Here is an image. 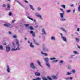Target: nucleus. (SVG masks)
<instances>
[{"mask_svg": "<svg viewBox=\"0 0 80 80\" xmlns=\"http://www.w3.org/2000/svg\"><path fill=\"white\" fill-rule=\"evenodd\" d=\"M8 10H9L10 8V4H8Z\"/></svg>", "mask_w": 80, "mask_h": 80, "instance_id": "nucleus-35", "label": "nucleus"}, {"mask_svg": "<svg viewBox=\"0 0 80 80\" xmlns=\"http://www.w3.org/2000/svg\"><path fill=\"white\" fill-rule=\"evenodd\" d=\"M6 71L8 73H10V67L8 65L7 66Z\"/></svg>", "mask_w": 80, "mask_h": 80, "instance_id": "nucleus-7", "label": "nucleus"}, {"mask_svg": "<svg viewBox=\"0 0 80 80\" xmlns=\"http://www.w3.org/2000/svg\"><path fill=\"white\" fill-rule=\"evenodd\" d=\"M60 10L62 12H63V13H64V11H63V9H62V8H60Z\"/></svg>", "mask_w": 80, "mask_h": 80, "instance_id": "nucleus-43", "label": "nucleus"}, {"mask_svg": "<svg viewBox=\"0 0 80 80\" xmlns=\"http://www.w3.org/2000/svg\"><path fill=\"white\" fill-rule=\"evenodd\" d=\"M61 38L64 42H67V38H66V37L63 36L62 37V38Z\"/></svg>", "mask_w": 80, "mask_h": 80, "instance_id": "nucleus-9", "label": "nucleus"}, {"mask_svg": "<svg viewBox=\"0 0 80 80\" xmlns=\"http://www.w3.org/2000/svg\"><path fill=\"white\" fill-rule=\"evenodd\" d=\"M78 12H80V5H79L78 8Z\"/></svg>", "mask_w": 80, "mask_h": 80, "instance_id": "nucleus-42", "label": "nucleus"}, {"mask_svg": "<svg viewBox=\"0 0 80 80\" xmlns=\"http://www.w3.org/2000/svg\"><path fill=\"white\" fill-rule=\"evenodd\" d=\"M28 18H29V19H30V20H32L33 21V19H32V18H31L29 17H28Z\"/></svg>", "mask_w": 80, "mask_h": 80, "instance_id": "nucleus-45", "label": "nucleus"}, {"mask_svg": "<svg viewBox=\"0 0 80 80\" xmlns=\"http://www.w3.org/2000/svg\"><path fill=\"white\" fill-rule=\"evenodd\" d=\"M75 9H74L73 10V12L75 13Z\"/></svg>", "mask_w": 80, "mask_h": 80, "instance_id": "nucleus-52", "label": "nucleus"}, {"mask_svg": "<svg viewBox=\"0 0 80 80\" xmlns=\"http://www.w3.org/2000/svg\"><path fill=\"white\" fill-rule=\"evenodd\" d=\"M64 14L63 13H59V15L60 16V20L61 22H64L67 21V19L63 17Z\"/></svg>", "mask_w": 80, "mask_h": 80, "instance_id": "nucleus-2", "label": "nucleus"}, {"mask_svg": "<svg viewBox=\"0 0 80 80\" xmlns=\"http://www.w3.org/2000/svg\"><path fill=\"white\" fill-rule=\"evenodd\" d=\"M7 1H10V0H7Z\"/></svg>", "mask_w": 80, "mask_h": 80, "instance_id": "nucleus-62", "label": "nucleus"}, {"mask_svg": "<svg viewBox=\"0 0 80 80\" xmlns=\"http://www.w3.org/2000/svg\"><path fill=\"white\" fill-rule=\"evenodd\" d=\"M51 38L52 40H56L55 37L54 36H52Z\"/></svg>", "mask_w": 80, "mask_h": 80, "instance_id": "nucleus-20", "label": "nucleus"}, {"mask_svg": "<svg viewBox=\"0 0 80 80\" xmlns=\"http://www.w3.org/2000/svg\"><path fill=\"white\" fill-rule=\"evenodd\" d=\"M47 78L48 79V80H52V78L50 77V76H48L47 77Z\"/></svg>", "mask_w": 80, "mask_h": 80, "instance_id": "nucleus-37", "label": "nucleus"}, {"mask_svg": "<svg viewBox=\"0 0 80 80\" xmlns=\"http://www.w3.org/2000/svg\"><path fill=\"white\" fill-rule=\"evenodd\" d=\"M34 22H35V23H36V22H37V21H36V20H34Z\"/></svg>", "mask_w": 80, "mask_h": 80, "instance_id": "nucleus-57", "label": "nucleus"}, {"mask_svg": "<svg viewBox=\"0 0 80 80\" xmlns=\"http://www.w3.org/2000/svg\"><path fill=\"white\" fill-rule=\"evenodd\" d=\"M12 15V13L11 12H9V16H11Z\"/></svg>", "mask_w": 80, "mask_h": 80, "instance_id": "nucleus-39", "label": "nucleus"}, {"mask_svg": "<svg viewBox=\"0 0 80 80\" xmlns=\"http://www.w3.org/2000/svg\"><path fill=\"white\" fill-rule=\"evenodd\" d=\"M30 29V30H33V27L32 26H31L29 27Z\"/></svg>", "mask_w": 80, "mask_h": 80, "instance_id": "nucleus-36", "label": "nucleus"}, {"mask_svg": "<svg viewBox=\"0 0 80 80\" xmlns=\"http://www.w3.org/2000/svg\"><path fill=\"white\" fill-rule=\"evenodd\" d=\"M36 28H37V27H38V26H36Z\"/></svg>", "mask_w": 80, "mask_h": 80, "instance_id": "nucleus-58", "label": "nucleus"}, {"mask_svg": "<svg viewBox=\"0 0 80 80\" xmlns=\"http://www.w3.org/2000/svg\"><path fill=\"white\" fill-rule=\"evenodd\" d=\"M5 27H9V28H12V25L9 23H5L4 24Z\"/></svg>", "mask_w": 80, "mask_h": 80, "instance_id": "nucleus-5", "label": "nucleus"}, {"mask_svg": "<svg viewBox=\"0 0 80 80\" xmlns=\"http://www.w3.org/2000/svg\"><path fill=\"white\" fill-rule=\"evenodd\" d=\"M25 25L26 27H28L29 26V25L28 24H25Z\"/></svg>", "mask_w": 80, "mask_h": 80, "instance_id": "nucleus-51", "label": "nucleus"}, {"mask_svg": "<svg viewBox=\"0 0 80 80\" xmlns=\"http://www.w3.org/2000/svg\"><path fill=\"white\" fill-rule=\"evenodd\" d=\"M42 49L44 52H49V49L48 48H42Z\"/></svg>", "mask_w": 80, "mask_h": 80, "instance_id": "nucleus-15", "label": "nucleus"}, {"mask_svg": "<svg viewBox=\"0 0 80 80\" xmlns=\"http://www.w3.org/2000/svg\"><path fill=\"white\" fill-rule=\"evenodd\" d=\"M29 7L30 8V9H31V10H32V11H34V10H35V9H34L32 5L31 4H29Z\"/></svg>", "mask_w": 80, "mask_h": 80, "instance_id": "nucleus-10", "label": "nucleus"}, {"mask_svg": "<svg viewBox=\"0 0 80 80\" xmlns=\"http://www.w3.org/2000/svg\"><path fill=\"white\" fill-rule=\"evenodd\" d=\"M9 34H10V35L12 34V32H10V31L9 32Z\"/></svg>", "mask_w": 80, "mask_h": 80, "instance_id": "nucleus-53", "label": "nucleus"}, {"mask_svg": "<svg viewBox=\"0 0 80 80\" xmlns=\"http://www.w3.org/2000/svg\"><path fill=\"white\" fill-rule=\"evenodd\" d=\"M78 48H79V49H80V46H78Z\"/></svg>", "mask_w": 80, "mask_h": 80, "instance_id": "nucleus-54", "label": "nucleus"}, {"mask_svg": "<svg viewBox=\"0 0 80 80\" xmlns=\"http://www.w3.org/2000/svg\"><path fill=\"white\" fill-rule=\"evenodd\" d=\"M24 2H25V3H28V1L27 0H25L24 1Z\"/></svg>", "mask_w": 80, "mask_h": 80, "instance_id": "nucleus-48", "label": "nucleus"}, {"mask_svg": "<svg viewBox=\"0 0 80 80\" xmlns=\"http://www.w3.org/2000/svg\"><path fill=\"white\" fill-rule=\"evenodd\" d=\"M53 78L54 79H55L57 78V77L56 76H54L53 77Z\"/></svg>", "mask_w": 80, "mask_h": 80, "instance_id": "nucleus-47", "label": "nucleus"}, {"mask_svg": "<svg viewBox=\"0 0 80 80\" xmlns=\"http://www.w3.org/2000/svg\"><path fill=\"white\" fill-rule=\"evenodd\" d=\"M41 54L44 55V56H47V53H44L42 52H41Z\"/></svg>", "mask_w": 80, "mask_h": 80, "instance_id": "nucleus-26", "label": "nucleus"}, {"mask_svg": "<svg viewBox=\"0 0 80 80\" xmlns=\"http://www.w3.org/2000/svg\"><path fill=\"white\" fill-rule=\"evenodd\" d=\"M2 7H6V6H5V4H3L2 5Z\"/></svg>", "mask_w": 80, "mask_h": 80, "instance_id": "nucleus-49", "label": "nucleus"}, {"mask_svg": "<svg viewBox=\"0 0 80 80\" xmlns=\"http://www.w3.org/2000/svg\"><path fill=\"white\" fill-rule=\"evenodd\" d=\"M59 63H63V61L62 60H60L59 61Z\"/></svg>", "mask_w": 80, "mask_h": 80, "instance_id": "nucleus-40", "label": "nucleus"}, {"mask_svg": "<svg viewBox=\"0 0 80 80\" xmlns=\"http://www.w3.org/2000/svg\"><path fill=\"white\" fill-rule=\"evenodd\" d=\"M18 2V3L19 4V5H21V6L22 7H23L24 8V6H23V4H22L21 3H20L19 2Z\"/></svg>", "mask_w": 80, "mask_h": 80, "instance_id": "nucleus-31", "label": "nucleus"}, {"mask_svg": "<svg viewBox=\"0 0 80 80\" xmlns=\"http://www.w3.org/2000/svg\"><path fill=\"white\" fill-rule=\"evenodd\" d=\"M28 43H30V47H31V48H33V47H34V45H33L32 42H30L29 41H28Z\"/></svg>", "mask_w": 80, "mask_h": 80, "instance_id": "nucleus-11", "label": "nucleus"}, {"mask_svg": "<svg viewBox=\"0 0 80 80\" xmlns=\"http://www.w3.org/2000/svg\"><path fill=\"white\" fill-rule=\"evenodd\" d=\"M60 35L61 36V38H62V37H63V36H62V33H61L60 34Z\"/></svg>", "mask_w": 80, "mask_h": 80, "instance_id": "nucleus-50", "label": "nucleus"}, {"mask_svg": "<svg viewBox=\"0 0 80 80\" xmlns=\"http://www.w3.org/2000/svg\"><path fill=\"white\" fill-rule=\"evenodd\" d=\"M58 62V60H53L52 61V63H57Z\"/></svg>", "mask_w": 80, "mask_h": 80, "instance_id": "nucleus-32", "label": "nucleus"}, {"mask_svg": "<svg viewBox=\"0 0 80 80\" xmlns=\"http://www.w3.org/2000/svg\"><path fill=\"white\" fill-rule=\"evenodd\" d=\"M76 33L77 35H78V32H76Z\"/></svg>", "mask_w": 80, "mask_h": 80, "instance_id": "nucleus-55", "label": "nucleus"}, {"mask_svg": "<svg viewBox=\"0 0 80 80\" xmlns=\"http://www.w3.org/2000/svg\"><path fill=\"white\" fill-rule=\"evenodd\" d=\"M9 45H10L6 46L5 47L6 52H10V48L9 47Z\"/></svg>", "mask_w": 80, "mask_h": 80, "instance_id": "nucleus-6", "label": "nucleus"}, {"mask_svg": "<svg viewBox=\"0 0 80 80\" xmlns=\"http://www.w3.org/2000/svg\"><path fill=\"white\" fill-rule=\"evenodd\" d=\"M70 12H71V10L70 9L66 11L67 13H70Z\"/></svg>", "mask_w": 80, "mask_h": 80, "instance_id": "nucleus-38", "label": "nucleus"}, {"mask_svg": "<svg viewBox=\"0 0 80 80\" xmlns=\"http://www.w3.org/2000/svg\"><path fill=\"white\" fill-rule=\"evenodd\" d=\"M73 53H74L75 54H78V52H77V51H73Z\"/></svg>", "mask_w": 80, "mask_h": 80, "instance_id": "nucleus-30", "label": "nucleus"}, {"mask_svg": "<svg viewBox=\"0 0 80 80\" xmlns=\"http://www.w3.org/2000/svg\"><path fill=\"white\" fill-rule=\"evenodd\" d=\"M41 78L39 77L36 78V79H33L32 80H40Z\"/></svg>", "mask_w": 80, "mask_h": 80, "instance_id": "nucleus-23", "label": "nucleus"}, {"mask_svg": "<svg viewBox=\"0 0 80 80\" xmlns=\"http://www.w3.org/2000/svg\"><path fill=\"white\" fill-rule=\"evenodd\" d=\"M37 10L38 11H40V10H41V8L40 7H38L37 8Z\"/></svg>", "mask_w": 80, "mask_h": 80, "instance_id": "nucleus-33", "label": "nucleus"}, {"mask_svg": "<svg viewBox=\"0 0 80 80\" xmlns=\"http://www.w3.org/2000/svg\"><path fill=\"white\" fill-rule=\"evenodd\" d=\"M46 66L48 68H50V64L48 62H46Z\"/></svg>", "mask_w": 80, "mask_h": 80, "instance_id": "nucleus-8", "label": "nucleus"}, {"mask_svg": "<svg viewBox=\"0 0 80 80\" xmlns=\"http://www.w3.org/2000/svg\"><path fill=\"white\" fill-rule=\"evenodd\" d=\"M33 42L35 44V45H39V43L38 42H37L34 39H33Z\"/></svg>", "mask_w": 80, "mask_h": 80, "instance_id": "nucleus-12", "label": "nucleus"}, {"mask_svg": "<svg viewBox=\"0 0 80 80\" xmlns=\"http://www.w3.org/2000/svg\"><path fill=\"white\" fill-rule=\"evenodd\" d=\"M35 16H36V17H38L39 18V19L41 20H43V18H42V16L40 15L39 14L36 13L35 14Z\"/></svg>", "mask_w": 80, "mask_h": 80, "instance_id": "nucleus-4", "label": "nucleus"}, {"mask_svg": "<svg viewBox=\"0 0 80 80\" xmlns=\"http://www.w3.org/2000/svg\"><path fill=\"white\" fill-rule=\"evenodd\" d=\"M71 7H73V4H72L71 5Z\"/></svg>", "mask_w": 80, "mask_h": 80, "instance_id": "nucleus-56", "label": "nucleus"}, {"mask_svg": "<svg viewBox=\"0 0 80 80\" xmlns=\"http://www.w3.org/2000/svg\"><path fill=\"white\" fill-rule=\"evenodd\" d=\"M15 20H13V21H12V22H15Z\"/></svg>", "mask_w": 80, "mask_h": 80, "instance_id": "nucleus-60", "label": "nucleus"}, {"mask_svg": "<svg viewBox=\"0 0 80 80\" xmlns=\"http://www.w3.org/2000/svg\"><path fill=\"white\" fill-rule=\"evenodd\" d=\"M72 75V73L69 72H67L66 73V75Z\"/></svg>", "mask_w": 80, "mask_h": 80, "instance_id": "nucleus-22", "label": "nucleus"}, {"mask_svg": "<svg viewBox=\"0 0 80 80\" xmlns=\"http://www.w3.org/2000/svg\"><path fill=\"white\" fill-rule=\"evenodd\" d=\"M30 33L32 34V36L34 37L35 36V32H33V31H32L30 32Z\"/></svg>", "mask_w": 80, "mask_h": 80, "instance_id": "nucleus-14", "label": "nucleus"}, {"mask_svg": "<svg viewBox=\"0 0 80 80\" xmlns=\"http://www.w3.org/2000/svg\"><path fill=\"white\" fill-rule=\"evenodd\" d=\"M44 40H45V38H44Z\"/></svg>", "mask_w": 80, "mask_h": 80, "instance_id": "nucleus-63", "label": "nucleus"}, {"mask_svg": "<svg viewBox=\"0 0 80 80\" xmlns=\"http://www.w3.org/2000/svg\"><path fill=\"white\" fill-rule=\"evenodd\" d=\"M36 62L38 63V65H39V66H40V67H42V65H41V63L39 60H37Z\"/></svg>", "mask_w": 80, "mask_h": 80, "instance_id": "nucleus-19", "label": "nucleus"}, {"mask_svg": "<svg viewBox=\"0 0 80 80\" xmlns=\"http://www.w3.org/2000/svg\"><path fill=\"white\" fill-rule=\"evenodd\" d=\"M12 47L14 48H12L11 51H15L16 50H20V48L19 47L20 46V43H19V41H18V40H16V45L15 44L14 42H12Z\"/></svg>", "mask_w": 80, "mask_h": 80, "instance_id": "nucleus-1", "label": "nucleus"}, {"mask_svg": "<svg viewBox=\"0 0 80 80\" xmlns=\"http://www.w3.org/2000/svg\"><path fill=\"white\" fill-rule=\"evenodd\" d=\"M58 5H59V4H60V3H59V2H58Z\"/></svg>", "mask_w": 80, "mask_h": 80, "instance_id": "nucleus-59", "label": "nucleus"}, {"mask_svg": "<svg viewBox=\"0 0 80 80\" xmlns=\"http://www.w3.org/2000/svg\"><path fill=\"white\" fill-rule=\"evenodd\" d=\"M65 79L66 80H72L73 79L72 77H66L65 78Z\"/></svg>", "mask_w": 80, "mask_h": 80, "instance_id": "nucleus-16", "label": "nucleus"}, {"mask_svg": "<svg viewBox=\"0 0 80 80\" xmlns=\"http://www.w3.org/2000/svg\"><path fill=\"white\" fill-rule=\"evenodd\" d=\"M30 67L32 69H33V70H35L36 69V67L34 65V63L33 62H32L30 63Z\"/></svg>", "mask_w": 80, "mask_h": 80, "instance_id": "nucleus-3", "label": "nucleus"}, {"mask_svg": "<svg viewBox=\"0 0 80 80\" xmlns=\"http://www.w3.org/2000/svg\"><path fill=\"white\" fill-rule=\"evenodd\" d=\"M35 74L36 76H40V73L37 72H35Z\"/></svg>", "mask_w": 80, "mask_h": 80, "instance_id": "nucleus-18", "label": "nucleus"}, {"mask_svg": "<svg viewBox=\"0 0 80 80\" xmlns=\"http://www.w3.org/2000/svg\"><path fill=\"white\" fill-rule=\"evenodd\" d=\"M60 29L62 31H63L64 32H65V33H67V31L66 30L63 28H60Z\"/></svg>", "mask_w": 80, "mask_h": 80, "instance_id": "nucleus-17", "label": "nucleus"}, {"mask_svg": "<svg viewBox=\"0 0 80 80\" xmlns=\"http://www.w3.org/2000/svg\"><path fill=\"white\" fill-rule=\"evenodd\" d=\"M75 39L77 42H79V41L80 40V39L77 38H76Z\"/></svg>", "mask_w": 80, "mask_h": 80, "instance_id": "nucleus-27", "label": "nucleus"}, {"mask_svg": "<svg viewBox=\"0 0 80 80\" xmlns=\"http://www.w3.org/2000/svg\"><path fill=\"white\" fill-rule=\"evenodd\" d=\"M67 68H68V69L69 70L71 68V66H68Z\"/></svg>", "mask_w": 80, "mask_h": 80, "instance_id": "nucleus-41", "label": "nucleus"}, {"mask_svg": "<svg viewBox=\"0 0 80 80\" xmlns=\"http://www.w3.org/2000/svg\"><path fill=\"white\" fill-rule=\"evenodd\" d=\"M42 35H43V34L46 35V33H45V29H44V28L42 29Z\"/></svg>", "mask_w": 80, "mask_h": 80, "instance_id": "nucleus-13", "label": "nucleus"}, {"mask_svg": "<svg viewBox=\"0 0 80 80\" xmlns=\"http://www.w3.org/2000/svg\"><path fill=\"white\" fill-rule=\"evenodd\" d=\"M44 60L45 62H47L49 60V59L48 58H44Z\"/></svg>", "mask_w": 80, "mask_h": 80, "instance_id": "nucleus-21", "label": "nucleus"}, {"mask_svg": "<svg viewBox=\"0 0 80 80\" xmlns=\"http://www.w3.org/2000/svg\"><path fill=\"white\" fill-rule=\"evenodd\" d=\"M45 44H42V47H43V48H45Z\"/></svg>", "mask_w": 80, "mask_h": 80, "instance_id": "nucleus-46", "label": "nucleus"}, {"mask_svg": "<svg viewBox=\"0 0 80 80\" xmlns=\"http://www.w3.org/2000/svg\"><path fill=\"white\" fill-rule=\"evenodd\" d=\"M0 50H3V47L2 45H0Z\"/></svg>", "mask_w": 80, "mask_h": 80, "instance_id": "nucleus-24", "label": "nucleus"}, {"mask_svg": "<svg viewBox=\"0 0 80 80\" xmlns=\"http://www.w3.org/2000/svg\"><path fill=\"white\" fill-rule=\"evenodd\" d=\"M56 59V58L54 57L50 58V59L51 60H55Z\"/></svg>", "mask_w": 80, "mask_h": 80, "instance_id": "nucleus-29", "label": "nucleus"}, {"mask_svg": "<svg viewBox=\"0 0 80 80\" xmlns=\"http://www.w3.org/2000/svg\"><path fill=\"white\" fill-rule=\"evenodd\" d=\"M77 31L80 32V28H77Z\"/></svg>", "mask_w": 80, "mask_h": 80, "instance_id": "nucleus-44", "label": "nucleus"}, {"mask_svg": "<svg viewBox=\"0 0 80 80\" xmlns=\"http://www.w3.org/2000/svg\"><path fill=\"white\" fill-rule=\"evenodd\" d=\"M25 40H27V38H25Z\"/></svg>", "mask_w": 80, "mask_h": 80, "instance_id": "nucleus-61", "label": "nucleus"}, {"mask_svg": "<svg viewBox=\"0 0 80 80\" xmlns=\"http://www.w3.org/2000/svg\"><path fill=\"white\" fill-rule=\"evenodd\" d=\"M62 7H63V8H65V6L64 5H61Z\"/></svg>", "mask_w": 80, "mask_h": 80, "instance_id": "nucleus-34", "label": "nucleus"}, {"mask_svg": "<svg viewBox=\"0 0 80 80\" xmlns=\"http://www.w3.org/2000/svg\"><path fill=\"white\" fill-rule=\"evenodd\" d=\"M12 37L13 38H17V35L15 34L14 35H13Z\"/></svg>", "mask_w": 80, "mask_h": 80, "instance_id": "nucleus-28", "label": "nucleus"}, {"mask_svg": "<svg viewBox=\"0 0 80 80\" xmlns=\"http://www.w3.org/2000/svg\"><path fill=\"white\" fill-rule=\"evenodd\" d=\"M71 72L72 73H75V72H76V70L75 69H72L71 71Z\"/></svg>", "mask_w": 80, "mask_h": 80, "instance_id": "nucleus-25", "label": "nucleus"}]
</instances>
